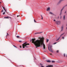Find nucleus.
Instances as JSON below:
<instances>
[{
	"instance_id": "f257e3e1",
	"label": "nucleus",
	"mask_w": 67,
	"mask_h": 67,
	"mask_svg": "<svg viewBox=\"0 0 67 67\" xmlns=\"http://www.w3.org/2000/svg\"><path fill=\"white\" fill-rule=\"evenodd\" d=\"M35 38L32 39V43H34L35 46H36V48H37V47H40V44H41V43L42 42L41 40H37L35 41Z\"/></svg>"
},
{
	"instance_id": "f03ea898",
	"label": "nucleus",
	"mask_w": 67,
	"mask_h": 67,
	"mask_svg": "<svg viewBox=\"0 0 67 67\" xmlns=\"http://www.w3.org/2000/svg\"><path fill=\"white\" fill-rule=\"evenodd\" d=\"M39 39H40L39 40H38L39 41H40V40H41V43H40V46H41V45H43V49H45V45L44 43V42L43 40H44V38H41V37H39Z\"/></svg>"
},
{
	"instance_id": "7ed1b4c3",
	"label": "nucleus",
	"mask_w": 67,
	"mask_h": 67,
	"mask_svg": "<svg viewBox=\"0 0 67 67\" xmlns=\"http://www.w3.org/2000/svg\"><path fill=\"white\" fill-rule=\"evenodd\" d=\"M27 43L26 42L25 43H24V44H23V48H25V47H27L26 46H27V45H29L30 44L29 43Z\"/></svg>"
},
{
	"instance_id": "20e7f679",
	"label": "nucleus",
	"mask_w": 67,
	"mask_h": 67,
	"mask_svg": "<svg viewBox=\"0 0 67 67\" xmlns=\"http://www.w3.org/2000/svg\"><path fill=\"white\" fill-rule=\"evenodd\" d=\"M52 46L49 45L48 46V49L50 52L52 53H53V51L52 50Z\"/></svg>"
},
{
	"instance_id": "39448f33",
	"label": "nucleus",
	"mask_w": 67,
	"mask_h": 67,
	"mask_svg": "<svg viewBox=\"0 0 67 67\" xmlns=\"http://www.w3.org/2000/svg\"><path fill=\"white\" fill-rule=\"evenodd\" d=\"M55 23L57 25H58V24H60V22L59 21H57L55 22Z\"/></svg>"
},
{
	"instance_id": "423d86ee",
	"label": "nucleus",
	"mask_w": 67,
	"mask_h": 67,
	"mask_svg": "<svg viewBox=\"0 0 67 67\" xmlns=\"http://www.w3.org/2000/svg\"><path fill=\"white\" fill-rule=\"evenodd\" d=\"M47 67H53V65H48V66H47Z\"/></svg>"
},
{
	"instance_id": "0eeeda50",
	"label": "nucleus",
	"mask_w": 67,
	"mask_h": 67,
	"mask_svg": "<svg viewBox=\"0 0 67 67\" xmlns=\"http://www.w3.org/2000/svg\"><path fill=\"white\" fill-rule=\"evenodd\" d=\"M64 30V26H61V31H63Z\"/></svg>"
},
{
	"instance_id": "6e6552de",
	"label": "nucleus",
	"mask_w": 67,
	"mask_h": 67,
	"mask_svg": "<svg viewBox=\"0 0 67 67\" xmlns=\"http://www.w3.org/2000/svg\"><path fill=\"white\" fill-rule=\"evenodd\" d=\"M62 1H63V0H60L58 3H59H59H61V2H62Z\"/></svg>"
},
{
	"instance_id": "1a4fd4ad",
	"label": "nucleus",
	"mask_w": 67,
	"mask_h": 67,
	"mask_svg": "<svg viewBox=\"0 0 67 67\" xmlns=\"http://www.w3.org/2000/svg\"><path fill=\"white\" fill-rule=\"evenodd\" d=\"M49 10H50V8L48 7L47 8V11H49Z\"/></svg>"
},
{
	"instance_id": "9d476101",
	"label": "nucleus",
	"mask_w": 67,
	"mask_h": 67,
	"mask_svg": "<svg viewBox=\"0 0 67 67\" xmlns=\"http://www.w3.org/2000/svg\"><path fill=\"white\" fill-rule=\"evenodd\" d=\"M9 18H10L8 16H7V17H4V19H9Z\"/></svg>"
},
{
	"instance_id": "9b49d317",
	"label": "nucleus",
	"mask_w": 67,
	"mask_h": 67,
	"mask_svg": "<svg viewBox=\"0 0 67 67\" xmlns=\"http://www.w3.org/2000/svg\"><path fill=\"white\" fill-rule=\"evenodd\" d=\"M63 20H65V15H64L63 16Z\"/></svg>"
},
{
	"instance_id": "f8f14e48",
	"label": "nucleus",
	"mask_w": 67,
	"mask_h": 67,
	"mask_svg": "<svg viewBox=\"0 0 67 67\" xmlns=\"http://www.w3.org/2000/svg\"><path fill=\"white\" fill-rule=\"evenodd\" d=\"M41 34V33H42V32H37V33H35V34Z\"/></svg>"
},
{
	"instance_id": "ddd939ff",
	"label": "nucleus",
	"mask_w": 67,
	"mask_h": 67,
	"mask_svg": "<svg viewBox=\"0 0 67 67\" xmlns=\"http://www.w3.org/2000/svg\"><path fill=\"white\" fill-rule=\"evenodd\" d=\"M47 62H48V63H51V61H50V60H48L47 61Z\"/></svg>"
},
{
	"instance_id": "4468645a",
	"label": "nucleus",
	"mask_w": 67,
	"mask_h": 67,
	"mask_svg": "<svg viewBox=\"0 0 67 67\" xmlns=\"http://www.w3.org/2000/svg\"><path fill=\"white\" fill-rule=\"evenodd\" d=\"M64 9V7H63L61 10V12H62V11Z\"/></svg>"
},
{
	"instance_id": "2eb2a0df",
	"label": "nucleus",
	"mask_w": 67,
	"mask_h": 67,
	"mask_svg": "<svg viewBox=\"0 0 67 67\" xmlns=\"http://www.w3.org/2000/svg\"><path fill=\"white\" fill-rule=\"evenodd\" d=\"M4 10V11H5V12H6V10H5V8H4V7H3Z\"/></svg>"
},
{
	"instance_id": "dca6fc26",
	"label": "nucleus",
	"mask_w": 67,
	"mask_h": 67,
	"mask_svg": "<svg viewBox=\"0 0 67 67\" xmlns=\"http://www.w3.org/2000/svg\"><path fill=\"white\" fill-rule=\"evenodd\" d=\"M60 37H59V38H58L57 40H56V41H58V40H59L60 38Z\"/></svg>"
},
{
	"instance_id": "f3484780",
	"label": "nucleus",
	"mask_w": 67,
	"mask_h": 67,
	"mask_svg": "<svg viewBox=\"0 0 67 67\" xmlns=\"http://www.w3.org/2000/svg\"><path fill=\"white\" fill-rule=\"evenodd\" d=\"M49 41V40H48V39H47L46 40V42L47 43V42H48Z\"/></svg>"
},
{
	"instance_id": "a211bd4d",
	"label": "nucleus",
	"mask_w": 67,
	"mask_h": 67,
	"mask_svg": "<svg viewBox=\"0 0 67 67\" xmlns=\"http://www.w3.org/2000/svg\"><path fill=\"white\" fill-rule=\"evenodd\" d=\"M13 46H14V47H15V48H17V47H16V46H15L14 45H13Z\"/></svg>"
},
{
	"instance_id": "6ab92c4d",
	"label": "nucleus",
	"mask_w": 67,
	"mask_h": 67,
	"mask_svg": "<svg viewBox=\"0 0 67 67\" xmlns=\"http://www.w3.org/2000/svg\"><path fill=\"white\" fill-rule=\"evenodd\" d=\"M56 53H59V50H57V51Z\"/></svg>"
},
{
	"instance_id": "aec40b11",
	"label": "nucleus",
	"mask_w": 67,
	"mask_h": 67,
	"mask_svg": "<svg viewBox=\"0 0 67 67\" xmlns=\"http://www.w3.org/2000/svg\"><path fill=\"white\" fill-rule=\"evenodd\" d=\"M17 38H20V36H16Z\"/></svg>"
},
{
	"instance_id": "412c9836",
	"label": "nucleus",
	"mask_w": 67,
	"mask_h": 67,
	"mask_svg": "<svg viewBox=\"0 0 67 67\" xmlns=\"http://www.w3.org/2000/svg\"><path fill=\"white\" fill-rule=\"evenodd\" d=\"M55 61H52V63H55Z\"/></svg>"
},
{
	"instance_id": "4be33fe9",
	"label": "nucleus",
	"mask_w": 67,
	"mask_h": 67,
	"mask_svg": "<svg viewBox=\"0 0 67 67\" xmlns=\"http://www.w3.org/2000/svg\"><path fill=\"white\" fill-rule=\"evenodd\" d=\"M49 13L50 14H53V13L51 12H50Z\"/></svg>"
},
{
	"instance_id": "5701e85b",
	"label": "nucleus",
	"mask_w": 67,
	"mask_h": 67,
	"mask_svg": "<svg viewBox=\"0 0 67 67\" xmlns=\"http://www.w3.org/2000/svg\"><path fill=\"white\" fill-rule=\"evenodd\" d=\"M64 33H63V34H61V35H60V36H62L63 35H64Z\"/></svg>"
},
{
	"instance_id": "b1692460",
	"label": "nucleus",
	"mask_w": 67,
	"mask_h": 67,
	"mask_svg": "<svg viewBox=\"0 0 67 67\" xmlns=\"http://www.w3.org/2000/svg\"><path fill=\"white\" fill-rule=\"evenodd\" d=\"M62 12H61L60 14V15H62Z\"/></svg>"
},
{
	"instance_id": "393cba45",
	"label": "nucleus",
	"mask_w": 67,
	"mask_h": 67,
	"mask_svg": "<svg viewBox=\"0 0 67 67\" xmlns=\"http://www.w3.org/2000/svg\"><path fill=\"white\" fill-rule=\"evenodd\" d=\"M5 14V12H4L3 13V15H4Z\"/></svg>"
},
{
	"instance_id": "a878e982",
	"label": "nucleus",
	"mask_w": 67,
	"mask_h": 67,
	"mask_svg": "<svg viewBox=\"0 0 67 67\" xmlns=\"http://www.w3.org/2000/svg\"><path fill=\"white\" fill-rule=\"evenodd\" d=\"M40 65H41V66H42V65H43V64L40 63Z\"/></svg>"
},
{
	"instance_id": "bb28decb",
	"label": "nucleus",
	"mask_w": 67,
	"mask_h": 67,
	"mask_svg": "<svg viewBox=\"0 0 67 67\" xmlns=\"http://www.w3.org/2000/svg\"><path fill=\"white\" fill-rule=\"evenodd\" d=\"M34 22H36V21H35V19H34Z\"/></svg>"
},
{
	"instance_id": "cd10ccee",
	"label": "nucleus",
	"mask_w": 67,
	"mask_h": 67,
	"mask_svg": "<svg viewBox=\"0 0 67 67\" xmlns=\"http://www.w3.org/2000/svg\"><path fill=\"white\" fill-rule=\"evenodd\" d=\"M62 38H63V39H64V38H64V37H62Z\"/></svg>"
},
{
	"instance_id": "c85d7f7f",
	"label": "nucleus",
	"mask_w": 67,
	"mask_h": 67,
	"mask_svg": "<svg viewBox=\"0 0 67 67\" xmlns=\"http://www.w3.org/2000/svg\"><path fill=\"white\" fill-rule=\"evenodd\" d=\"M64 57H65V54H64Z\"/></svg>"
},
{
	"instance_id": "c756f323",
	"label": "nucleus",
	"mask_w": 67,
	"mask_h": 67,
	"mask_svg": "<svg viewBox=\"0 0 67 67\" xmlns=\"http://www.w3.org/2000/svg\"><path fill=\"white\" fill-rule=\"evenodd\" d=\"M3 11V10L2 9V11H1V12H2Z\"/></svg>"
},
{
	"instance_id": "7c9ffc66",
	"label": "nucleus",
	"mask_w": 67,
	"mask_h": 67,
	"mask_svg": "<svg viewBox=\"0 0 67 67\" xmlns=\"http://www.w3.org/2000/svg\"><path fill=\"white\" fill-rule=\"evenodd\" d=\"M56 43H57V42H56V43H54V44H56Z\"/></svg>"
},
{
	"instance_id": "2f4dec72",
	"label": "nucleus",
	"mask_w": 67,
	"mask_h": 67,
	"mask_svg": "<svg viewBox=\"0 0 67 67\" xmlns=\"http://www.w3.org/2000/svg\"><path fill=\"white\" fill-rule=\"evenodd\" d=\"M7 35H9V34H8V33H7Z\"/></svg>"
},
{
	"instance_id": "473e14b6",
	"label": "nucleus",
	"mask_w": 67,
	"mask_h": 67,
	"mask_svg": "<svg viewBox=\"0 0 67 67\" xmlns=\"http://www.w3.org/2000/svg\"><path fill=\"white\" fill-rule=\"evenodd\" d=\"M19 42H22V41H19Z\"/></svg>"
},
{
	"instance_id": "72a5a7b5",
	"label": "nucleus",
	"mask_w": 67,
	"mask_h": 67,
	"mask_svg": "<svg viewBox=\"0 0 67 67\" xmlns=\"http://www.w3.org/2000/svg\"><path fill=\"white\" fill-rule=\"evenodd\" d=\"M49 54H50V55H52V54L51 53H50Z\"/></svg>"
},
{
	"instance_id": "f704fd0d",
	"label": "nucleus",
	"mask_w": 67,
	"mask_h": 67,
	"mask_svg": "<svg viewBox=\"0 0 67 67\" xmlns=\"http://www.w3.org/2000/svg\"><path fill=\"white\" fill-rule=\"evenodd\" d=\"M66 6H67V5H66L65 6H64V7H66Z\"/></svg>"
},
{
	"instance_id": "c9c22d12",
	"label": "nucleus",
	"mask_w": 67,
	"mask_h": 67,
	"mask_svg": "<svg viewBox=\"0 0 67 67\" xmlns=\"http://www.w3.org/2000/svg\"><path fill=\"white\" fill-rule=\"evenodd\" d=\"M41 18L43 17V16H42V15H41Z\"/></svg>"
},
{
	"instance_id": "e433bc0d",
	"label": "nucleus",
	"mask_w": 67,
	"mask_h": 67,
	"mask_svg": "<svg viewBox=\"0 0 67 67\" xmlns=\"http://www.w3.org/2000/svg\"><path fill=\"white\" fill-rule=\"evenodd\" d=\"M54 21H56V20H55V19H54Z\"/></svg>"
},
{
	"instance_id": "4c0bfd02",
	"label": "nucleus",
	"mask_w": 67,
	"mask_h": 67,
	"mask_svg": "<svg viewBox=\"0 0 67 67\" xmlns=\"http://www.w3.org/2000/svg\"><path fill=\"white\" fill-rule=\"evenodd\" d=\"M41 67H44V66H41Z\"/></svg>"
},
{
	"instance_id": "58836bf2",
	"label": "nucleus",
	"mask_w": 67,
	"mask_h": 67,
	"mask_svg": "<svg viewBox=\"0 0 67 67\" xmlns=\"http://www.w3.org/2000/svg\"><path fill=\"white\" fill-rule=\"evenodd\" d=\"M43 19V18L42 17V18H41V19L42 20V19Z\"/></svg>"
},
{
	"instance_id": "ea45409f",
	"label": "nucleus",
	"mask_w": 67,
	"mask_h": 67,
	"mask_svg": "<svg viewBox=\"0 0 67 67\" xmlns=\"http://www.w3.org/2000/svg\"><path fill=\"white\" fill-rule=\"evenodd\" d=\"M20 48H21V47H21V46H20Z\"/></svg>"
},
{
	"instance_id": "a19ab883",
	"label": "nucleus",
	"mask_w": 67,
	"mask_h": 67,
	"mask_svg": "<svg viewBox=\"0 0 67 67\" xmlns=\"http://www.w3.org/2000/svg\"><path fill=\"white\" fill-rule=\"evenodd\" d=\"M19 16V15H18L17 16V17H18Z\"/></svg>"
},
{
	"instance_id": "79ce46f5",
	"label": "nucleus",
	"mask_w": 67,
	"mask_h": 67,
	"mask_svg": "<svg viewBox=\"0 0 67 67\" xmlns=\"http://www.w3.org/2000/svg\"><path fill=\"white\" fill-rule=\"evenodd\" d=\"M66 13V12H65V13Z\"/></svg>"
},
{
	"instance_id": "37998d69",
	"label": "nucleus",
	"mask_w": 67,
	"mask_h": 67,
	"mask_svg": "<svg viewBox=\"0 0 67 67\" xmlns=\"http://www.w3.org/2000/svg\"><path fill=\"white\" fill-rule=\"evenodd\" d=\"M66 57H67V54L66 55Z\"/></svg>"
},
{
	"instance_id": "c03bdc74",
	"label": "nucleus",
	"mask_w": 67,
	"mask_h": 67,
	"mask_svg": "<svg viewBox=\"0 0 67 67\" xmlns=\"http://www.w3.org/2000/svg\"><path fill=\"white\" fill-rule=\"evenodd\" d=\"M31 41H32V40H31Z\"/></svg>"
},
{
	"instance_id": "a18cd8bd",
	"label": "nucleus",
	"mask_w": 67,
	"mask_h": 67,
	"mask_svg": "<svg viewBox=\"0 0 67 67\" xmlns=\"http://www.w3.org/2000/svg\"><path fill=\"white\" fill-rule=\"evenodd\" d=\"M1 3V2H0V3Z\"/></svg>"
},
{
	"instance_id": "49530a36",
	"label": "nucleus",
	"mask_w": 67,
	"mask_h": 67,
	"mask_svg": "<svg viewBox=\"0 0 67 67\" xmlns=\"http://www.w3.org/2000/svg\"><path fill=\"white\" fill-rule=\"evenodd\" d=\"M56 29H55V30Z\"/></svg>"
}]
</instances>
